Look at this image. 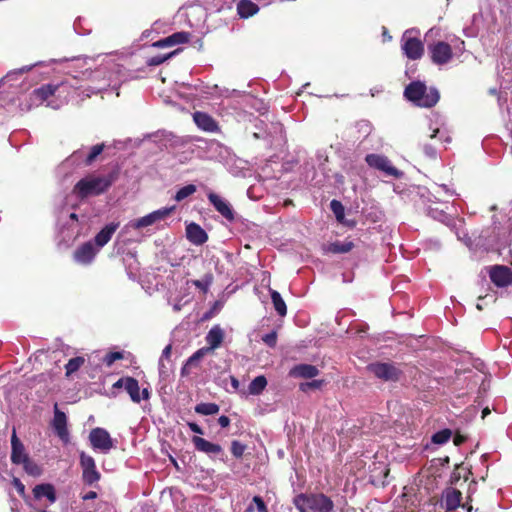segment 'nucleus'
I'll return each mask as SVG.
<instances>
[{"label": "nucleus", "instance_id": "f257e3e1", "mask_svg": "<svg viewBox=\"0 0 512 512\" xmlns=\"http://www.w3.org/2000/svg\"><path fill=\"white\" fill-rule=\"evenodd\" d=\"M78 91L79 88L69 82L45 85L32 92L30 95L31 105L45 104L47 107L58 109L68 102L69 96L73 97L74 94H78Z\"/></svg>", "mask_w": 512, "mask_h": 512}, {"label": "nucleus", "instance_id": "f03ea898", "mask_svg": "<svg viewBox=\"0 0 512 512\" xmlns=\"http://www.w3.org/2000/svg\"><path fill=\"white\" fill-rule=\"evenodd\" d=\"M404 96L415 105L420 107H432L439 101L437 89L428 88L423 82L414 81L404 91Z\"/></svg>", "mask_w": 512, "mask_h": 512}, {"label": "nucleus", "instance_id": "7ed1b4c3", "mask_svg": "<svg viewBox=\"0 0 512 512\" xmlns=\"http://www.w3.org/2000/svg\"><path fill=\"white\" fill-rule=\"evenodd\" d=\"M294 504L300 512H332L334 503L322 493L300 494Z\"/></svg>", "mask_w": 512, "mask_h": 512}, {"label": "nucleus", "instance_id": "20e7f679", "mask_svg": "<svg viewBox=\"0 0 512 512\" xmlns=\"http://www.w3.org/2000/svg\"><path fill=\"white\" fill-rule=\"evenodd\" d=\"M111 185V180L104 176H90L80 180L74 187V192L80 197L98 195Z\"/></svg>", "mask_w": 512, "mask_h": 512}, {"label": "nucleus", "instance_id": "39448f33", "mask_svg": "<svg viewBox=\"0 0 512 512\" xmlns=\"http://www.w3.org/2000/svg\"><path fill=\"white\" fill-rule=\"evenodd\" d=\"M416 34V31L407 30L401 38V49L411 60L421 58L424 52L423 43Z\"/></svg>", "mask_w": 512, "mask_h": 512}, {"label": "nucleus", "instance_id": "423d86ee", "mask_svg": "<svg viewBox=\"0 0 512 512\" xmlns=\"http://www.w3.org/2000/svg\"><path fill=\"white\" fill-rule=\"evenodd\" d=\"M367 369L383 381H397L401 376V370L395 364L389 362L371 363L367 366Z\"/></svg>", "mask_w": 512, "mask_h": 512}, {"label": "nucleus", "instance_id": "0eeeda50", "mask_svg": "<svg viewBox=\"0 0 512 512\" xmlns=\"http://www.w3.org/2000/svg\"><path fill=\"white\" fill-rule=\"evenodd\" d=\"M174 210V207L170 208H162L156 211H153L141 218L135 219L130 221L126 226L125 229H142L148 226H151L161 220H164L166 217H168L172 211Z\"/></svg>", "mask_w": 512, "mask_h": 512}, {"label": "nucleus", "instance_id": "6e6552de", "mask_svg": "<svg viewBox=\"0 0 512 512\" xmlns=\"http://www.w3.org/2000/svg\"><path fill=\"white\" fill-rule=\"evenodd\" d=\"M89 440L93 449L103 453L109 452L114 447L110 434L103 428L97 427L92 429L89 434Z\"/></svg>", "mask_w": 512, "mask_h": 512}, {"label": "nucleus", "instance_id": "1a4fd4ad", "mask_svg": "<svg viewBox=\"0 0 512 512\" xmlns=\"http://www.w3.org/2000/svg\"><path fill=\"white\" fill-rule=\"evenodd\" d=\"M365 160L370 167L383 171L388 176L399 178L402 175V173L391 164L388 158L383 155L368 154Z\"/></svg>", "mask_w": 512, "mask_h": 512}, {"label": "nucleus", "instance_id": "9d476101", "mask_svg": "<svg viewBox=\"0 0 512 512\" xmlns=\"http://www.w3.org/2000/svg\"><path fill=\"white\" fill-rule=\"evenodd\" d=\"M429 52L433 63L443 65L448 63L453 56L451 46L443 41L429 45Z\"/></svg>", "mask_w": 512, "mask_h": 512}, {"label": "nucleus", "instance_id": "9b49d317", "mask_svg": "<svg viewBox=\"0 0 512 512\" xmlns=\"http://www.w3.org/2000/svg\"><path fill=\"white\" fill-rule=\"evenodd\" d=\"M80 465L83 471L82 477L85 483L91 485L100 479V473L92 456L84 452L80 453Z\"/></svg>", "mask_w": 512, "mask_h": 512}, {"label": "nucleus", "instance_id": "f8f14e48", "mask_svg": "<svg viewBox=\"0 0 512 512\" xmlns=\"http://www.w3.org/2000/svg\"><path fill=\"white\" fill-rule=\"evenodd\" d=\"M99 252L98 248L95 247L93 242L88 241L81 246H79L73 254L74 260L82 265L90 264L97 253Z\"/></svg>", "mask_w": 512, "mask_h": 512}, {"label": "nucleus", "instance_id": "ddd939ff", "mask_svg": "<svg viewBox=\"0 0 512 512\" xmlns=\"http://www.w3.org/2000/svg\"><path fill=\"white\" fill-rule=\"evenodd\" d=\"M489 274L491 281L498 287H506L512 284V271L506 266H493Z\"/></svg>", "mask_w": 512, "mask_h": 512}, {"label": "nucleus", "instance_id": "4468645a", "mask_svg": "<svg viewBox=\"0 0 512 512\" xmlns=\"http://www.w3.org/2000/svg\"><path fill=\"white\" fill-rule=\"evenodd\" d=\"M52 426L58 437L63 442H68L69 432L67 429V417L64 412L59 410L57 403L54 405V418L52 421Z\"/></svg>", "mask_w": 512, "mask_h": 512}, {"label": "nucleus", "instance_id": "2eb2a0df", "mask_svg": "<svg viewBox=\"0 0 512 512\" xmlns=\"http://www.w3.org/2000/svg\"><path fill=\"white\" fill-rule=\"evenodd\" d=\"M193 120L197 127L205 132H217L219 130L217 122L209 114L204 112H195Z\"/></svg>", "mask_w": 512, "mask_h": 512}, {"label": "nucleus", "instance_id": "dca6fc26", "mask_svg": "<svg viewBox=\"0 0 512 512\" xmlns=\"http://www.w3.org/2000/svg\"><path fill=\"white\" fill-rule=\"evenodd\" d=\"M208 199L214 208L226 219L233 220L234 214L229 202L215 193H209Z\"/></svg>", "mask_w": 512, "mask_h": 512}, {"label": "nucleus", "instance_id": "f3484780", "mask_svg": "<svg viewBox=\"0 0 512 512\" xmlns=\"http://www.w3.org/2000/svg\"><path fill=\"white\" fill-rule=\"evenodd\" d=\"M127 382V386L125 388L126 392L129 394L131 400L134 403H140V401L148 400L150 397V392L147 388L142 389L140 392V387L138 381L135 378H130Z\"/></svg>", "mask_w": 512, "mask_h": 512}, {"label": "nucleus", "instance_id": "a211bd4d", "mask_svg": "<svg viewBox=\"0 0 512 512\" xmlns=\"http://www.w3.org/2000/svg\"><path fill=\"white\" fill-rule=\"evenodd\" d=\"M119 227V223L112 222L107 224L94 238V245L98 250L104 247L112 238L113 234Z\"/></svg>", "mask_w": 512, "mask_h": 512}, {"label": "nucleus", "instance_id": "6ab92c4d", "mask_svg": "<svg viewBox=\"0 0 512 512\" xmlns=\"http://www.w3.org/2000/svg\"><path fill=\"white\" fill-rule=\"evenodd\" d=\"M192 442L198 451H201L209 456L218 455L222 452L220 445L207 441L204 438L194 436Z\"/></svg>", "mask_w": 512, "mask_h": 512}, {"label": "nucleus", "instance_id": "aec40b11", "mask_svg": "<svg viewBox=\"0 0 512 512\" xmlns=\"http://www.w3.org/2000/svg\"><path fill=\"white\" fill-rule=\"evenodd\" d=\"M11 445H12L11 461L14 464H20L21 462L26 460V458H28V455L25 451L24 445L18 439L15 429H13V433H12V437H11Z\"/></svg>", "mask_w": 512, "mask_h": 512}, {"label": "nucleus", "instance_id": "412c9836", "mask_svg": "<svg viewBox=\"0 0 512 512\" xmlns=\"http://www.w3.org/2000/svg\"><path fill=\"white\" fill-rule=\"evenodd\" d=\"M186 236L190 242L195 245H201L208 239L207 233L195 223H190L186 227Z\"/></svg>", "mask_w": 512, "mask_h": 512}, {"label": "nucleus", "instance_id": "4be33fe9", "mask_svg": "<svg viewBox=\"0 0 512 512\" xmlns=\"http://www.w3.org/2000/svg\"><path fill=\"white\" fill-rule=\"evenodd\" d=\"M190 39V34L187 32H176L162 40H159L153 44L155 47H171L177 44H183L188 42Z\"/></svg>", "mask_w": 512, "mask_h": 512}, {"label": "nucleus", "instance_id": "5701e85b", "mask_svg": "<svg viewBox=\"0 0 512 512\" xmlns=\"http://www.w3.org/2000/svg\"><path fill=\"white\" fill-rule=\"evenodd\" d=\"M223 338V330L219 326L212 327L206 335V341L209 345L208 348L213 352L221 345Z\"/></svg>", "mask_w": 512, "mask_h": 512}, {"label": "nucleus", "instance_id": "b1692460", "mask_svg": "<svg viewBox=\"0 0 512 512\" xmlns=\"http://www.w3.org/2000/svg\"><path fill=\"white\" fill-rule=\"evenodd\" d=\"M462 494L459 490L450 488L444 493V503L447 510H455L460 506Z\"/></svg>", "mask_w": 512, "mask_h": 512}, {"label": "nucleus", "instance_id": "393cba45", "mask_svg": "<svg viewBox=\"0 0 512 512\" xmlns=\"http://www.w3.org/2000/svg\"><path fill=\"white\" fill-rule=\"evenodd\" d=\"M33 494L37 499L47 498L51 504L56 501L55 490L50 484H40L35 486Z\"/></svg>", "mask_w": 512, "mask_h": 512}, {"label": "nucleus", "instance_id": "a878e982", "mask_svg": "<svg viewBox=\"0 0 512 512\" xmlns=\"http://www.w3.org/2000/svg\"><path fill=\"white\" fill-rule=\"evenodd\" d=\"M293 376L302 377V378H313L319 374V370L309 364H301L293 368L291 371Z\"/></svg>", "mask_w": 512, "mask_h": 512}, {"label": "nucleus", "instance_id": "bb28decb", "mask_svg": "<svg viewBox=\"0 0 512 512\" xmlns=\"http://www.w3.org/2000/svg\"><path fill=\"white\" fill-rule=\"evenodd\" d=\"M258 10V6L250 0H240L237 4V11L241 18L253 16Z\"/></svg>", "mask_w": 512, "mask_h": 512}, {"label": "nucleus", "instance_id": "cd10ccee", "mask_svg": "<svg viewBox=\"0 0 512 512\" xmlns=\"http://www.w3.org/2000/svg\"><path fill=\"white\" fill-rule=\"evenodd\" d=\"M354 248V243L349 240L335 241L330 243L327 247V251L332 253H347Z\"/></svg>", "mask_w": 512, "mask_h": 512}, {"label": "nucleus", "instance_id": "c85d7f7f", "mask_svg": "<svg viewBox=\"0 0 512 512\" xmlns=\"http://www.w3.org/2000/svg\"><path fill=\"white\" fill-rule=\"evenodd\" d=\"M266 385H267L266 378L264 376H257L249 384V387H248L249 393L252 395H258L265 389Z\"/></svg>", "mask_w": 512, "mask_h": 512}, {"label": "nucleus", "instance_id": "c756f323", "mask_svg": "<svg viewBox=\"0 0 512 512\" xmlns=\"http://www.w3.org/2000/svg\"><path fill=\"white\" fill-rule=\"evenodd\" d=\"M271 299H272L274 308L277 311V313L280 316H285L287 313V307H286V304H285L284 300L282 299L280 293L272 290L271 291Z\"/></svg>", "mask_w": 512, "mask_h": 512}, {"label": "nucleus", "instance_id": "7c9ffc66", "mask_svg": "<svg viewBox=\"0 0 512 512\" xmlns=\"http://www.w3.org/2000/svg\"><path fill=\"white\" fill-rule=\"evenodd\" d=\"M218 411L219 406L215 403H200L195 407V412L201 415H214Z\"/></svg>", "mask_w": 512, "mask_h": 512}, {"label": "nucleus", "instance_id": "2f4dec72", "mask_svg": "<svg viewBox=\"0 0 512 512\" xmlns=\"http://www.w3.org/2000/svg\"><path fill=\"white\" fill-rule=\"evenodd\" d=\"M179 52V49L174 50L168 54L155 55L148 59L147 63L150 66H157L170 59L172 56L176 55Z\"/></svg>", "mask_w": 512, "mask_h": 512}, {"label": "nucleus", "instance_id": "473e14b6", "mask_svg": "<svg viewBox=\"0 0 512 512\" xmlns=\"http://www.w3.org/2000/svg\"><path fill=\"white\" fill-rule=\"evenodd\" d=\"M196 192V186L193 185V184H189V185H186L182 188H180L176 195H175V200L180 202L184 199H186L187 197H189L190 195L194 194Z\"/></svg>", "mask_w": 512, "mask_h": 512}, {"label": "nucleus", "instance_id": "72a5a7b5", "mask_svg": "<svg viewBox=\"0 0 512 512\" xmlns=\"http://www.w3.org/2000/svg\"><path fill=\"white\" fill-rule=\"evenodd\" d=\"M20 464L23 465L24 470L29 475L39 476L41 474V468L35 462H33L29 457L26 458V460H24Z\"/></svg>", "mask_w": 512, "mask_h": 512}, {"label": "nucleus", "instance_id": "f704fd0d", "mask_svg": "<svg viewBox=\"0 0 512 512\" xmlns=\"http://www.w3.org/2000/svg\"><path fill=\"white\" fill-rule=\"evenodd\" d=\"M213 276L212 274H206L202 279L200 280H193L192 284L196 286L197 288L201 289L204 293H206L212 284Z\"/></svg>", "mask_w": 512, "mask_h": 512}, {"label": "nucleus", "instance_id": "c9c22d12", "mask_svg": "<svg viewBox=\"0 0 512 512\" xmlns=\"http://www.w3.org/2000/svg\"><path fill=\"white\" fill-rule=\"evenodd\" d=\"M84 358L83 357H75L68 361L66 364V373L67 375H70L74 372H76L83 364H84Z\"/></svg>", "mask_w": 512, "mask_h": 512}, {"label": "nucleus", "instance_id": "e433bc0d", "mask_svg": "<svg viewBox=\"0 0 512 512\" xmlns=\"http://www.w3.org/2000/svg\"><path fill=\"white\" fill-rule=\"evenodd\" d=\"M212 351L208 347H203L197 350L192 356L188 358V365H197L198 362L207 354Z\"/></svg>", "mask_w": 512, "mask_h": 512}, {"label": "nucleus", "instance_id": "4c0bfd02", "mask_svg": "<svg viewBox=\"0 0 512 512\" xmlns=\"http://www.w3.org/2000/svg\"><path fill=\"white\" fill-rule=\"evenodd\" d=\"M450 437H451V431L448 429H444V430L439 431L433 435L432 442L435 444H444L450 439Z\"/></svg>", "mask_w": 512, "mask_h": 512}, {"label": "nucleus", "instance_id": "58836bf2", "mask_svg": "<svg viewBox=\"0 0 512 512\" xmlns=\"http://www.w3.org/2000/svg\"><path fill=\"white\" fill-rule=\"evenodd\" d=\"M330 207H331V210L333 211L336 219L339 222H341L344 219V215H345L343 205L337 200H332L330 203Z\"/></svg>", "mask_w": 512, "mask_h": 512}, {"label": "nucleus", "instance_id": "ea45409f", "mask_svg": "<svg viewBox=\"0 0 512 512\" xmlns=\"http://www.w3.org/2000/svg\"><path fill=\"white\" fill-rule=\"evenodd\" d=\"M104 149V144H97L91 148L90 153L88 154L86 158V164H91L98 155L102 153Z\"/></svg>", "mask_w": 512, "mask_h": 512}, {"label": "nucleus", "instance_id": "a19ab883", "mask_svg": "<svg viewBox=\"0 0 512 512\" xmlns=\"http://www.w3.org/2000/svg\"><path fill=\"white\" fill-rule=\"evenodd\" d=\"M246 449V446L239 441H233L231 444V452L236 458H240L244 451Z\"/></svg>", "mask_w": 512, "mask_h": 512}, {"label": "nucleus", "instance_id": "79ce46f5", "mask_svg": "<svg viewBox=\"0 0 512 512\" xmlns=\"http://www.w3.org/2000/svg\"><path fill=\"white\" fill-rule=\"evenodd\" d=\"M122 358V352H110L104 357V362L108 367H110L116 360H120Z\"/></svg>", "mask_w": 512, "mask_h": 512}, {"label": "nucleus", "instance_id": "37998d69", "mask_svg": "<svg viewBox=\"0 0 512 512\" xmlns=\"http://www.w3.org/2000/svg\"><path fill=\"white\" fill-rule=\"evenodd\" d=\"M323 385V380H313L310 382L302 383L300 389L307 392L310 389H319Z\"/></svg>", "mask_w": 512, "mask_h": 512}, {"label": "nucleus", "instance_id": "c03bdc74", "mask_svg": "<svg viewBox=\"0 0 512 512\" xmlns=\"http://www.w3.org/2000/svg\"><path fill=\"white\" fill-rule=\"evenodd\" d=\"M170 363L165 359H159V374L162 378H166L169 374Z\"/></svg>", "mask_w": 512, "mask_h": 512}, {"label": "nucleus", "instance_id": "a18cd8bd", "mask_svg": "<svg viewBox=\"0 0 512 512\" xmlns=\"http://www.w3.org/2000/svg\"><path fill=\"white\" fill-rule=\"evenodd\" d=\"M262 341L267 344L269 347H274L277 342V334L275 331L266 334L262 337Z\"/></svg>", "mask_w": 512, "mask_h": 512}, {"label": "nucleus", "instance_id": "49530a36", "mask_svg": "<svg viewBox=\"0 0 512 512\" xmlns=\"http://www.w3.org/2000/svg\"><path fill=\"white\" fill-rule=\"evenodd\" d=\"M253 503H255L256 508L259 512H267L266 505L260 497L255 496L253 498Z\"/></svg>", "mask_w": 512, "mask_h": 512}, {"label": "nucleus", "instance_id": "de8ad7c7", "mask_svg": "<svg viewBox=\"0 0 512 512\" xmlns=\"http://www.w3.org/2000/svg\"><path fill=\"white\" fill-rule=\"evenodd\" d=\"M12 483H13L14 487L16 488V490L18 491V493L23 495L25 492L24 484L18 478H14Z\"/></svg>", "mask_w": 512, "mask_h": 512}, {"label": "nucleus", "instance_id": "09e8293b", "mask_svg": "<svg viewBox=\"0 0 512 512\" xmlns=\"http://www.w3.org/2000/svg\"><path fill=\"white\" fill-rule=\"evenodd\" d=\"M171 350H172V347L171 345H167L163 351H162V355H161V359H165L167 360L168 363H170V356H171Z\"/></svg>", "mask_w": 512, "mask_h": 512}, {"label": "nucleus", "instance_id": "8fccbe9b", "mask_svg": "<svg viewBox=\"0 0 512 512\" xmlns=\"http://www.w3.org/2000/svg\"><path fill=\"white\" fill-rule=\"evenodd\" d=\"M130 378L131 377H122V378H120L117 382H115L113 384V387L114 388H122L123 387L125 389L126 386H127V382L126 381H129Z\"/></svg>", "mask_w": 512, "mask_h": 512}, {"label": "nucleus", "instance_id": "3c124183", "mask_svg": "<svg viewBox=\"0 0 512 512\" xmlns=\"http://www.w3.org/2000/svg\"><path fill=\"white\" fill-rule=\"evenodd\" d=\"M218 422L221 427H227L230 424V419L227 416H220Z\"/></svg>", "mask_w": 512, "mask_h": 512}, {"label": "nucleus", "instance_id": "603ef678", "mask_svg": "<svg viewBox=\"0 0 512 512\" xmlns=\"http://www.w3.org/2000/svg\"><path fill=\"white\" fill-rule=\"evenodd\" d=\"M189 428L191 429V431H193V432H195L197 434H203V430L196 423H189Z\"/></svg>", "mask_w": 512, "mask_h": 512}, {"label": "nucleus", "instance_id": "864d4df0", "mask_svg": "<svg viewBox=\"0 0 512 512\" xmlns=\"http://www.w3.org/2000/svg\"><path fill=\"white\" fill-rule=\"evenodd\" d=\"M193 365H188V360L186 361L185 365L181 369V375L187 376L190 373V367Z\"/></svg>", "mask_w": 512, "mask_h": 512}, {"label": "nucleus", "instance_id": "5fc2aeb1", "mask_svg": "<svg viewBox=\"0 0 512 512\" xmlns=\"http://www.w3.org/2000/svg\"><path fill=\"white\" fill-rule=\"evenodd\" d=\"M425 153L429 156V157H435L436 156V151L434 148H432L431 146H425Z\"/></svg>", "mask_w": 512, "mask_h": 512}, {"label": "nucleus", "instance_id": "6e6d98bb", "mask_svg": "<svg viewBox=\"0 0 512 512\" xmlns=\"http://www.w3.org/2000/svg\"><path fill=\"white\" fill-rule=\"evenodd\" d=\"M96 497H97L96 492L90 491L87 494H85L82 498H83V500H91V499H95Z\"/></svg>", "mask_w": 512, "mask_h": 512}, {"label": "nucleus", "instance_id": "4d7b16f0", "mask_svg": "<svg viewBox=\"0 0 512 512\" xmlns=\"http://www.w3.org/2000/svg\"><path fill=\"white\" fill-rule=\"evenodd\" d=\"M434 218L440 220V221H444V219L446 218V216L442 213H439L437 215H433Z\"/></svg>", "mask_w": 512, "mask_h": 512}, {"label": "nucleus", "instance_id": "13d9d810", "mask_svg": "<svg viewBox=\"0 0 512 512\" xmlns=\"http://www.w3.org/2000/svg\"><path fill=\"white\" fill-rule=\"evenodd\" d=\"M231 382H232V386H233V388L237 389V388H238V386H239V382H238V380L232 377V378H231Z\"/></svg>", "mask_w": 512, "mask_h": 512}, {"label": "nucleus", "instance_id": "bf43d9fd", "mask_svg": "<svg viewBox=\"0 0 512 512\" xmlns=\"http://www.w3.org/2000/svg\"><path fill=\"white\" fill-rule=\"evenodd\" d=\"M439 133V129L436 128L433 130V133L430 135L431 138H435L437 136V134Z\"/></svg>", "mask_w": 512, "mask_h": 512}, {"label": "nucleus", "instance_id": "052dcab7", "mask_svg": "<svg viewBox=\"0 0 512 512\" xmlns=\"http://www.w3.org/2000/svg\"><path fill=\"white\" fill-rule=\"evenodd\" d=\"M489 413H490L489 409H488V408H485V409L482 411V417H483V418H485Z\"/></svg>", "mask_w": 512, "mask_h": 512}, {"label": "nucleus", "instance_id": "680f3d73", "mask_svg": "<svg viewBox=\"0 0 512 512\" xmlns=\"http://www.w3.org/2000/svg\"><path fill=\"white\" fill-rule=\"evenodd\" d=\"M173 308H174L175 311H180L181 310V304L180 303H176V304H174Z\"/></svg>", "mask_w": 512, "mask_h": 512}, {"label": "nucleus", "instance_id": "e2e57ef3", "mask_svg": "<svg viewBox=\"0 0 512 512\" xmlns=\"http://www.w3.org/2000/svg\"><path fill=\"white\" fill-rule=\"evenodd\" d=\"M439 189L444 190L446 193L449 192V190L446 188V186H440Z\"/></svg>", "mask_w": 512, "mask_h": 512}, {"label": "nucleus", "instance_id": "0e129e2a", "mask_svg": "<svg viewBox=\"0 0 512 512\" xmlns=\"http://www.w3.org/2000/svg\"><path fill=\"white\" fill-rule=\"evenodd\" d=\"M70 218L73 219V220H77V215L75 213H72L70 215Z\"/></svg>", "mask_w": 512, "mask_h": 512}, {"label": "nucleus", "instance_id": "69168bd1", "mask_svg": "<svg viewBox=\"0 0 512 512\" xmlns=\"http://www.w3.org/2000/svg\"><path fill=\"white\" fill-rule=\"evenodd\" d=\"M245 512H253V506H252V505H250V506L246 509V511H245Z\"/></svg>", "mask_w": 512, "mask_h": 512}, {"label": "nucleus", "instance_id": "338daca9", "mask_svg": "<svg viewBox=\"0 0 512 512\" xmlns=\"http://www.w3.org/2000/svg\"><path fill=\"white\" fill-rule=\"evenodd\" d=\"M476 307H477L478 310H482L481 304L478 303Z\"/></svg>", "mask_w": 512, "mask_h": 512}, {"label": "nucleus", "instance_id": "774afa93", "mask_svg": "<svg viewBox=\"0 0 512 512\" xmlns=\"http://www.w3.org/2000/svg\"><path fill=\"white\" fill-rule=\"evenodd\" d=\"M85 91H88V92H91V93H96L95 90H90V89H85Z\"/></svg>", "mask_w": 512, "mask_h": 512}]
</instances>
